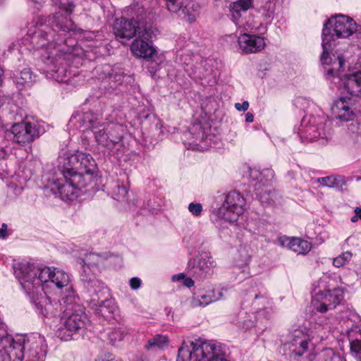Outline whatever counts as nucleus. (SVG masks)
Returning <instances> with one entry per match:
<instances>
[{
	"label": "nucleus",
	"instance_id": "nucleus-49",
	"mask_svg": "<svg viewBox=\"0 0 361 361\" xmlns=\"http://www.w3.org/2000/svg\"><path fill=\"white\" fill-rule=\"evenodd\" d=\"M188 210L195 216H200L201 214L202 207L200 203H190L188 206Z\"/></svg>",
	"mask_w": 361,
	"mask_h": 361
},
{
	"label": "nucleus",
	"instance_id": "nucleus-41",
	"mask_svg": "<svg viewBox=\"0 0 361 361\" xmlns=\"http://www.w3.org/2000/svg\"><path fill=\"white\" fill-rule=\"evenodd\" d=\"M256 315L254 313L241 312L238 325L240 328L247 330L255 325Z\"/></svg>",
	"mask_w": 361,
	"mask_h": 361
},
{
	"label": "nucleus",
	"instance_id": "nucleus-14",
	"mask_svg": "<svg viewBox=\"0 0 361 361\" xmlns=\"http://www.w3.org/2000/svg\"><path fill=\"white\" fill-rule=\"evenodd\" d=\"M223 296L221 291L216 290L213 288H208L200 290L195 293L194 296L190 300L189 303L191 307H204L212 302L220 300Z\"/></svg>",
	"mask_w": 361,
	"mask_h": 361
},
{
	"label": "nucleus",
	"instance_id": "nucleus-20",
	"mask_svg": "<svg viewBox=\"0 0 361 361\" xmlns=\"http://www.w3.org/2000/svg\"><path fill=\"white\" fill-rule=\"evenodd\" d=\"M82 152H75L74 153L66 152L63 156L59 157L60 163H63L62 169L60 173H78V169L80 164V155Z\"/></svg>",
	"mask_w": 361,
	"mask_h": 361
},
{
	"label": "nucleus",
	"instance_id": "nucleus-53",
	"mask_svg": "<svg viewBox=\"0 0 361 361\" xmlns=\"http://www.w3.org/2000/svg\"><path fill=\"white\" fill-rule=\"evenodd\" d=\"M183 284L187 287H191L194 285V281L190 278H185L184 279Z\"/></svg>",
	"mask_w": 361,
	"mask_h": 361
},
{
	"label": "nucleus",
	"instance_id": "nucleus-1",
	"mask_svg": "<svg viewBox=\"0 0 361 361\" xmlns=\"http://www.w3.org/2000/svg\"><path fill=\"white\" fill-rule=\"evenodd\" d=\"M154 4L152 0H133L125 9L129 18H121L115 20L114 35L122 39H130L137 36L138 38L152 40L158 32L154 25Z\"/></svg>",
	"mask_w": 361,
	"mask_h": 361
},
{
	"label": "nucleus",
	"instance_id": "nucleus-29",
	"mask_svg": "<svg viewBox=\"0 0 361 361\" xmlns=\"http://www.w3.org/2000/svg\"><path fill=\"white\" fill-rule=\"evenodd\" d=\"M63 295L59 302L62 305V311L68 312L74 311L79 306L78 305V298L75 295L72 286H69L68 289H65Z\"/></svg>",
	"mask_w": 361,
	"mask_h": 361
},
{
	"label": "nucleus",
	"instance_id": "nucleus-57",
	"mask_svg": "<svg viewBox=\"0 0 361 361\" xmlns=\"http://www.w3.org/2000/svg\"><path fill=\"white\" fill-rule=\"evenodd\" d=\"M180 278H181V279H183V278H184L183 274H180V275H174V276H173V281H175V280H176V279H180Z\"/></svg>",
	"mask_w": 361,
	"mask_h": 361
},
{
	"label": "nucleus",
	"instance_id": "nucleus-42",
	"mask_svg": "<svg viewBox=\"0 0 361 361\" xmlns=\"http://www.w3.org/2000/svg\"><path fill=\"white\" fill-rule=\"evenodd\" d=\"M35 75H34L30 68H24L20 71L18 76L16 78L17 84L24 85L32 83L35 80Z\"/></svg>",
	"mask_w": 361,
	"mask_h": 361
},
{
	"label": "nucleus",
	"instance_id": "nucleus-2",
	"mask_svg": "<svg viewBox=\"0 0 361 361\" xmlns=\"http://www.w3.org/2000/svg\"><path fill=\"white\" fill-rule=\"evenodd\" d=\"M357 25L355 20L346 16L338 15L329 19L322 31V48L321 63L324 68L326 77L331 78L338 75L344 68L345 61L342 56H330L329 51L332 48V42L336 38H346L357 31Z\"/></svg>",
	"mask_w": 361,
	"mask_h": 361
},
{
	"label": "nucleus",
	"instance_id": "nucleus-35",
	"mask_svg": "<svg viewBox=\"0 0 361 361\" xmlns=\"http://www.w3.org/2000/svg\"><path fill=\"white\" fill-rule=\"evenodd\" d=\"M26 348V344L23 343L20 340L16 341L13 338L9 339V345L4 346V350L9 357L20 358V356Z\"/></svg>",
	"mask_w": 361,
	"mask_h": 361
},
{
	"label": "nucleus",
	"instance_id": "nucleus-11",
	"mask_svg": "<svg viewBox=\"0 0 361 361\" xmlns=\"http://www.w3.org/2000/svg\"><path fill=\"white\" fill-rule=\"evenodd\" d=\"M56 4H59L60 11L54 16L52 25L65 32L75 31V24L68 18L73 12L74 6L69 0H56Z\"/></svg>",
	"mask_w": 361,
	"mask_h": 361
},
{
	"label": "nucleus",
	"instance_id": "nucleus-59",
	"mask_svg": "<svg viewBox=\"0 0 361 361\" xmlns=\"http://www.w3.org/2000/svg\"><path fill=\"white\" fill-rule=\"evenodd\" d=\"M2 75V70L0 69V77Z\"/></svg>",
	"mask_w": 361,
	"mask_h": 361
},
{
	"label": "nucleus",
	"instance_id": "nucleus-6",
	"mask_svg": "<svg viewBox=\"0 0 361 361\" xmlns=\"http://www.w3.org/2000/svg\"><path fill=\"white\" fill-rule=\"evenodd\" d=\"M81 180L80 174L60 173V177L53 182L51 190H56L63 200H72L77 197L78 190L85 185Z\"/></svg>",
	"mask_w": 361,
	"mask_h": 361
},
{
	"label": "nucleus",
	"instance_id": "nucleus-15",
	"mask_svg": "<svg viewBox=\"0 0 361 361\" xmlns=\"http://www.w3.org/2000/svg\"><path fill=\"white\" fill-rule=\"evenodd\" d=\"M90 307L96 314L104 318H109L116 311L117 306L115 302L108 297L99 301V298H91L89 302Z\"/></svg>",
	"mask_w": 361,
	"mask_h": 361
},
{
	"label": "nucleus",
	"instance_id": "nucleus-17",
	"mask_svg": "<svg viewBox=\"0 0 361 361\" xmlns=\"http://www.w3.org/2000/svg\"><path fill=\"white\" fill-rule=\"evenodd\" d=\"M27 353L30 357L35 359V361H43L47 352V345L45 339L40 335H36L26 344Z\"/></svg>",
	"mask_w": 361,
	"mask_h": 361
},
{
	"label": "nucleus",
	"instance_id": "nucleus-13",
	"mask_svg": "<svg viewBox=\"0 0 361 361\" xmlns=\"http://www.w3.org/2000/svg\"><path fill=\"white\" fill-rule=\"evenodd\" d=\"M238 43L241 51L245 54L259 52L265 47L264 37L245 33L238 37Z\"/></svg>",
	"mask_w": 361,
	"mask_h": 361
},
{
	"label": "nucleus",
	"instance_id": "nucleus-45",
	"mask_svg": "<svg viewBox=\"0 0 361 361\" xmlns=\"http://www.w3.org/2000/svg\"><path fill=\"white\" fill-rule=\"evenodd\" d=\"M128 194V190L123 185L116 184L112 190V195L118 201H125Z\"/></svg>",
	"mask_w": 361,
	"mask_h": 361
},
{
	"label": "nucleus",
	"instance_id": "nucleus-21",
	"mask_svg": "<svg viewBox=\"0 0 361 361\" xmlns=\"http://www.w3.org/2000/svg\"><path fill=\"white\" fill-rule=\"evenodd\" d=\"M281 245L299 254L306 255L312 249V244L299 238L283 237L279 239Z\"/></svg>",
	"mask_w": 361,
	"mask_h": 361
},
{
	"label": "nucleus",
	"instance_id": "nucleus-39",
	"mask_svg": "<svg viewBox=\"0 0 361 361\" xmlns=\"http://www.w3.org/2000/svg\"><path fill=\"white\" fill-rule=\"evenodd\" d=\"M317 182L322 186L329 188L342 186L345 183L344 178L341 176H330L319 178Z\"/></svg>",
	"mask_w": 361,
	"mask_h": 361
},
{
	"label": "nucleus",
	"instance_id": "nucleus-48",
	"mask_svg": "<svg viewBox=\"0 0 361 361\" xmlns=\"http://www.w3.org/2000/svg\"><path fill=\"white\" fill-rule=\"evenodd\" d=\"M168 10L173 13H180L183 6L182 0H164Z\"/></svg>",
	"mask_w": 361,
	"mask_h": 361
},
{
	"label": "nucleus",
	"instance_id": "nucleus-12",
	"mask_svg": "<svg viewBox=\"0 0 361 361\" xmlns=\"http://www.w3.org/2000/svg\"><path fill=\"white\" fill-rule=\"evenodd\" d=\"M54 32L53 29L49 25L41 24L36 27L34 32L29 30L27 35L30 37L31 43L33 44L37 49H39L44 48L56 43Z\"/></svg>",
	"mask_w": 361,
	"mask_h": 361
},
{
	"label": "nucleus",
	"instance_id": "nucleus-43",
	"mask_svg": "<svg viewBox=\"0 0 361 361\" xmlns=\"http://www.w3.org/2000/svg\"><path fill=\"white\" fill-rule=\"evenodd\" d=\"M126 334V330L124 327L118 326L111 329L107 333L109 341L112 344L121 341Z\"/></svg>",
	"mask_w": 361,
	"mask_h": 361
},
{
	"label": "nucleus",
	"instance_id": "nucleus-25",
	"mask_svg": "<svg viewBox=\"0 0 361 361\" xmlns=\"http://www.w3.org/2000/svg\"><path fill=\"white\" fill-rule=\"evenodd\" d=\"M48 286L49 288H56L59 291H61L63 288L68 289L71 286L69 276L63 270L54 269Z\"/></svg>",
	"mask_w": 361,
	"mask_h": 361
},
{
	"label": "nucleus",
	"instance_id": "nucleus-27",
	"mask_svg": "<svg viewBox=\"0 0 361 361\" xmlns=\"http://www.w3.org/2000/svg\"><path fill=\"white\" fill-rule=\"evenodd\" d=\"M101 262L102 257L99 255L94 253L86 255L85 258L82 259L83 272L81 274L82 278H85L86 276L88 277L94 276L93 275Z\"/></svg>",
	"mask_w": 361,
	"mask_h": 361
},
{
	"label": "nucleus",
	"instance_id": "nucleus-50",
	"mask_svg": "<svg viewBox=\"0 0 361 361\" xmlns=\"http://www.w3.org/2000/svg\"><path fill=\"white\" fill-rule=\"evenodd\" d=\"M141 280L137 277H133L130 280V288L133 290H137L140 287Z\"/></svg>",
	"mask_w": 361,
	"mask_h": 361
},
{
	"label": "nucleus",
	"instance_id": "nucleus-8",
	"mask_svg": "<svg viewBox=\"0 0 361 361\" xmlns=\"http://www.w3.org/2000/svg\"><path fill=\"white\" fill-rule=\"evenodd\" d=\"M310 341L311 336L304 329H295L287 335L283 350L290 357H300L309 349Z\"/></svg>",
	"mask_w": 361,
	"mask_h": 361
},
{
	"label": "nucleus",
	"instance_id": "nucleus-16",
	"mask_svg": "<svg viewBox=\"0 0 361 361\" xmlns=\"http://www.w3.org/2000/svg\"><path fill=\"white\" fill-rule=\"evenodd\" d=\"M334 118L341 122H347L353 120L355 113L350 106L349 99L341 97L335 101L331 106Z\"/></svg>",
	"mask_w": 361,
	"mask_h": 361
},
{
	"label": "nucleus",
	"instance_id": "nucleus-5",
	"mask_svg": "<svg viewBox=\"0 0 361 361\" xmlns=\"http://www.w3.org/2000/svg\"><path fill=\"white\" fill-rule=\"evenodd\" d=\"M88 319L80 306H78L74 311L66 312V317L62 319V323L56 331V335L62 341H70L74 336L79 334L84 329Z\"/></svg>",
	"mask_w": 361,
	"mask_h": 361
},
{
	"label": "nucleus",
	"instance_id": "nucleus-3",
	"mask_svg": "<svg viewBox=\"0 0 361 361\" xmlns=\"http://www.w3.org/2000/svg\"><path fill=\"white\" fill-rule=\"evenodd\" d=\"M176 361H228L224 358L221 346L214 341L201 338L183 341L178 349Z\"/></svg>",
	"mask_w": 361,
	"mask_h": 361
},
{
	"label": "nucleus",
	"instance_id": "nucleus-7",
	"mask_svg": "<svg viewBox=\"0 0 361 361\" xmlns=\"http://www.w3.org/2000/svg\"><path fill=\"white\" fill-rule=\"evenodd\" d=\"M245 204V200L239 192H231L226 195L223 205L219 208L217 216L226 221L235 222L239 216L243 214Z\"/></svg>",
	"mask_w": 361,
	"mask_h": 361
},
{
	"label": "nucleus",
	"instance_id": "nucleus-47",
	"mask_svg": "<svg viewBox=\"0 0 361 361\" xmlns=\"http://www.w3.org/2000/svg\"><path fill=\"white\" fill-rule=\"evenodd\" d=\"M260 176H262L263 178H266L267 180H271L274 178V173L272 169H264L262 171H258L256 170H252L250 171V176L252 177L254 179H258L259 177L257 176V174Z\"/></svg>",
	"mask_w": 361,
	"mask_h": 361
},
{
	"label": "nucleus",
	"instance_id": "nucleus-18",
	"mask_svg": "<svg viewBox=\"0 0 361 361\" xmlns=\"http://www.w3.org/2000/svg\"><path fill=\"white\" fill-rule=\"evenodd\" d=\"M82 280L87 283L86 287L91 295V298H99V301L101 299L109 296V289L102 281L95 279L94 276L88 277L86 276L85 278H82Z\"/></svg>",
	"mask_w": 361,
	"mask_h": 361
},
{
	"label": "nucleus",
	"instance_id": "nucleus-23",
	"mask_svg": "<svg viewBox=\"0 0 361 361\" xmlns=\"http://www.w3.org/2000/svg\"><path fill=\"white\" fill-rule=\"evenodd\" d=\"M145 40L143 38L136 39L131 44V51L137 58L149 59L156 54L155 49Z\"/></svg>",
	"mask_w": 361,
	"mask_h": 361
},
{
	"label": "nucleus",
	"instance_id": "nucleus-33",
	"mask_svg": "<svg viewBox=\"0 0 361 361\" xmlns=\"http://www.w3.org/2000/svg\"><path fill=\"white\" fill-rule=\"evenodd\" d=\"M110 140L115 141L114 142V149L117 146H120L124 135L125 128L120 124H109L106 127Z\"/></svg>",
	"mask_w": 361,
	"mask_h": 361
},
{
	"label": "nucleus",
	"instance_id": "nucleus-4",
	"mask_svg": "<svg viewBox=\"0 0 361 361\" xmlns=\"http://www.w3.org/2000/svg\"><path fill=\"white\" fill-rule=\"evenodd\" d=\"M52 273L53 269L49 267H44L35 271L32 266L28 264H20L15 271L23 288L30 295H34L35 288H49L48 283H50Z\"/></svg>",
	"mask_w": 361,
	"mask_h": 361
},
{
	"label": "nucleus",
	"instance_id": "nucleus-44",
	"mask_svg": "<svg viewBox=\"0 0 361 361\" xmlns=\"http://www.w3.org/2000/svg\"><path fill=\"white\" fill-rule=\"evenodd\" d=\"M353 254L349 252H345L335 257L333 260L334 267L339 268L347 264L352 259Z\"/></svg>",
	"mask_w": 361,
	"mask_h": 361
},
{
	"label": "nucleus",
	"instance_id": "nucleus-58",
	"mask_svg": "<svg viewBox=\"0 0 361 361\" xmlns=\"http://www.w3.org/2000/svg\"><path fill=\"white\" fill-rule=\"evenodd\" d=\"M321 338H323L324 337H325L326 336L324 334H319L318 335Z\"/></svg>",
	"mask_w": 361,
	"mask_h": 361
},
{
	"label": "nucleus",
	"instance_id": "nucleus-26",
	"mask_svg": "<svg viewBox=\"0 0 361 361\" xmlns=\"http://www.w3.org/2000/svg\"><path fill=\"white\" fill-rule=\"evenodd\" d=\"M215 267L216 263L211 256L202 255L197 259L194 266V273L200 277H204Z\"/></svg>",
	"mask_w": 361,
	"mask_h": 361
},
{
	"label": "nucleus",
	"instance_id": "nucleus-10",
	"mask_svg": "<svg viewBox=\"0 0 361 361\" xmlns=\"http://www.w3.org/2000/svg\"><path fill=\"white\" fill-rule=\"evenodd\" d=\"M13 141L21 146L30 145L39 137L38 126L30 122H21L13 124L11 129Z\"/></svg>",
	"mask_w": 361,
	"mask_h": 361
},
{
	"label": "nucleus",
	"instance_id": "nucleus-46",
	"mask_svg": "<svg viewBox=\"0 0 361 361\" xmlns=\"http://www.w3.org/2000/svg\"><path fill=\"white\" fill-rule=\"evenodd\" d=\"M79 121L81 123L80 126L85 128H95L93 115L90 112L83 113L79 117Z\"/></svg>",
	"mask_w": 361,
	"mask_h": 361
},
{
	"label": "nucleus",
	"instance_id": "nucleus-24",
	"mask_svg": "<svg viewBox=\"0 0 361 361\" xmlns=\"http://www.w3.org/2000/svg\"><path fill=\"white\" fill-rule=\"evenodd\" d=\"M56 61V63H53L51 67L46 71V77L59 82H64L67 78L66 66L63 63L64 59L59 57Z\"/></svg>",
	"mask_w": 361,
	"mask_h": 361
},
{
	"label": "nucleus",
	"instance_id": "nucleus-22",
	"mask_svg": "<svg viewBox=\"0 0 361 361\" xmlns=\"http://www.w3.org/2000/svg\"><path fill=\"white\" fill-rule=\"evenodd\" d=\"M343 88L351 96L361 97V71L346 75Z\"/></svg>",
	"mask_w": 361,
	"mask_h": 361
},
{
	"label": "nucleus",
	"instance_id": "nucleus-30",
	"mask_svg": "<svg viewBox=\"0 0 361 361\" xmlns=\"http://www.w3.org/2000/svg\"><path fill=\"white\" fill-rule=\"evenodd\" d=\"M169 343V339L166 336L157 334L149 338L145 345L147 350L157 351L166 348Z\"/></svg>",
	"mask_w": 361,
	"mask_h": 361
},
{
	"label": "nucleus",
	"instance_id": "nucleus-32",
	"mask_svg": "<svg viewBox=\"0 0 361 361\" xmlns=\"http://www.w3.org/2000/svg\"><path fill=\"white\" fill-rule=\"evenodd\" d=\"M271 300L265 294H255L253 305L257 308V313L260 315L262 310L265 317L269 318L271 315Z\"/></svg>",
	"mask_w": 361,
	"mask_h": 361
},
{
	"label": "nucleus",
	"instance_id": "nucleus-34",
	"mask_svg": "<svg viewBox=\"0 0 361 361\" xmlns=\"http://www.w3.org/2000/svg\"><path fill=\"white\" fill-rule=\"evenodd\" d=\"M322 130V126H319L314 124L305 126H302V128L300 130L299 134L302 138H304L307 140L313 141L321 137Z\"/></svg>",
	"mask_w": 361,
	"mask_h": 361
},
{
	"label": "nucleus",
	"instance_id": "nucleus-36",
	"mask_svg": "<svg viewBox=\"0 0 361 361\" xmlns=\"http://www.w3.org/2000/svg\"><path fill=\"white\" fill-rule=\"evenodd\" d=\"M94 133L95 140L99 145L106 148L110 152L113 151L114 142H115V141L110 140L106 127L103 129L94 131Z\"/></svg>",
	"mask_w": 361,
	"mask_h": 361
},
{
	"label": "nucleus",
	"instance_id": "nucleus-38",
	"mask_svg": "<svg viewBox=\"0 0 361 361\" xmlns=\"http://www.w3.org/2000/svg\"><path fill=\"white\" fill-rule=\"evenodd\" d=\"M311 361H345L342 357L336 354L332 349L326 348L315 355Z\"/></svg>",
	"mask_w": 361,
	"mask_h": 361
},
{
	"label": "nucleus",
	"instance_id": "nucleus-56",
	"mask_svg": "<svg viewBox=\"0 0 361 361\" xmlns=\"http://www.w3.org/2000/svg\"><path fill=\"white\" fill-rule=\"evenodd\" d=\"M358 219H360V218L357 217V216L355 214L353 216H352L350 219L351 221L353 223L357 222L358 221Z\"/></svg>",
	"mask_w": 361,
	"mask_h": 361
},
{
	"label": "nucleus",
	"instance_id": "nucleus-55",
	"mask_svg": "<svg viewBox=\"0 0 361 361\" xmlns=\"http://www.w3.org/2000/svg\"><path fill=\"white\" fill-rule=\"evenodd\" d=\"M355 214L361 220V207H356L355 209Z\"/></svg>",
	"mask_w": 361,
	"mask_h": 361
},
{
	"label": "nucleus",
	"instance_id": "nucleus-51",
	"mask_svg": "<svg viewBox=\"0 0 361 361\" xmlns=\"http://www.w3.org/2000/svg\"><path fill=\"white\" fill-rule=\"evenodd\" d=\"M235 108L239 111H245L249 108V102L247 101H245L242 104L235 103Z\"/></svg>",
	"mask_w": 361,
	"mask_h": 361
},
{
	"label": "nucleus",
	"instance_id": "nucleus-54",
	"mask_svg": "<svg viewBox=\"0 0 361 361\" xmlns=\"http://www.w3.org/2000/svg\"><path fill=\"white\" fill-rule=\"evenodd\" d=\"M254 120V116L252 113L250 112H247L246 114H245V121L247 123H252Z\"/></svg>",
	"mask_w": 361,
	"mask_h": 361
},
{
	"label": "nucleus",
	"instance_id": "nucleus-40",
	"mask_svg": "<svg viewBox=\"0 0 361 361\" xmlns=\"http://www.w3.org/2000/svg\"><path fill=\"white\" fill-rule=\"evenodd\" d=\"M62 312V305L59 302V300L49 302L44 305L42 310V314L47 318L54 317L59 315Z\"/></svg>",
	"mask_w": 361,
	"mask_h": 361
},
{
	"label": "nucleus",
	"instance_id": "nucleus-31",
	"mask_svg": "<svg viewBox=\"0 0 361 361\" xmlns=\"http://www.w3.org/2000/svg\"><path fill=\"white\" fill-rule=\"evenodd\" d=\"M350 350L355 361H361V334L357 330L348 331Z\"/></svg>",
	"mask_w": 361,
	"mask_h": 361
},
{
	"label": "nucleus",
	"instance_id": "nucleus-19",
	"mask_svg": "<svg viewBox=\"0 0 361 361\" xmlns=\"http://www.w3.org/2000/svg\"><path fill=\"white\" fill-rule=\"evenodd\" d=\"M253 0H238L229 5V13L235 25H240L243 17L247 11L252 6Z\"/></svg>",
	"mask_w": 361,
	"mask_h": 361
},
{
	"label": "nucleus",
	"instance_id": "nucleus-52",
	"mask_svg": "<svg viewBox=\"0 0 361 361\" xmlns=\"http://www.w3.org/2000/svg\"><path fill=\"white\" fill-rule=\"evenodd\" d=\"M7 230V225L5 224H3L1 225V227H0V238L4 239L8 236V233L6 232Z\"/></svg>",
	"mask_w": 361,
	"mask_h": 361
},
{
	"label": "nucleus",
	"instance_id": "nucleus-9",
	"mask_svg": "<svg viewBox=\"0 0 361 361\" xmlns=\"http://www.w3.org/2000/svg\"><path fill=\"white\" fill-rule=\"evenodd\" d=\"M343 299V290L339 288L324 289L315 293L312 305L317 312L326 313L334 310Z\"/></svg>",
	"mask_w": 361,
	"mask_h": 361
},
{
	"label": "nucleus",
	"instance_id": "nucleus-28",
	"mask_svg": "<svg viewBox=\"0 0 361 361\" xmlns=\"http://www.w3.org/2000/svg\"><path fill=\"white\" fill-rule=\"evenodd\" d=\"M80 156L77 173L81 176L82 180L84 175L92 176L95 172L97 164L95 160L90 154L82 152Z\"/></svg>",
	"mask_w": 361,
	"mask_h": 361
},
{
	"label": "nucleus",
	"instance_id": "nucleus-37",
	"mask_svg": "<svg viewBox=\"0 0 361 361\" xmlns=\"http://www.w3.org/2000/svg\"><path fill=\"white\" fill-rule=\"evenodd\" d=\"M199 8L200 6L198 4L194 2H189L186 5L183 6L179 15H183V18L190 22H192L197 16Z\"/></svg>",
	"mask_w": 361,
	"mask_h": 361
}]
</instances>
